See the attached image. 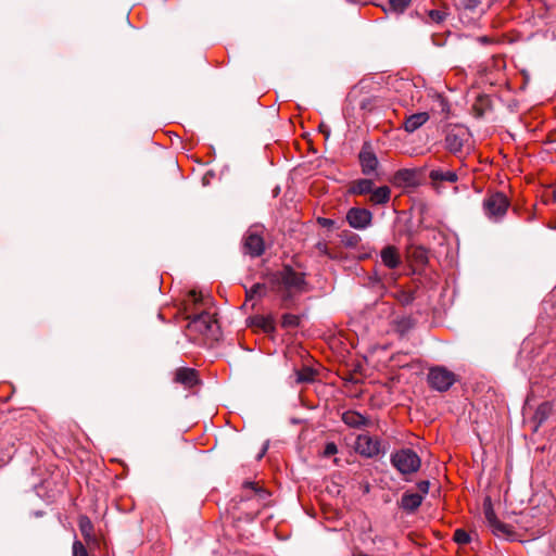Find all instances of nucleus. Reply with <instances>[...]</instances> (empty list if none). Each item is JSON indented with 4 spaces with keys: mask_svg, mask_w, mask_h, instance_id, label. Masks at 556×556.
Returning <instances> with one entry per match:
<instances>
[{
    "mask_svg": "<svg viewBox=\"0 0 556 556\" xmlns=\"http://www.w3.org/2000/svg\"><path fill=\"white\" fill-rule=\"evenodd\" d=\"M187 329L189 332L199 333L211 341H217L219 338V325L214 315L208 312L189 315Z\"/></svg>",
    "mask_w": 556,
    "mask_h": 556,
    "instance_id": "obj_1",
    "label": "nucleus"
},
{
    "mask_svg": "<svg viewBox=\"0 0 556 556\" xmlns=\"http://www.w3.org/2000/svg\"><path fill=\"white\" fill-rule=\"evenodd\" d=\"M429 180L432 190L437 194H443L446 188V185L453 186L454 193L459 192V187L457 182L459 180L458 173L454 169L437 167L432 168L429 172Z\"/></svg>",
    "mask_w": 556,
    "mask_h": 556,
    "instance_id": "obj_2",
    "label": "nucleus"
},
{
    "mask_svg": "<svg viewBox=\"0 0 556 556\" xmlns=\"http://www.w3.org/2000/svg\"><path fill=\"white\" fill-rule=\"evenodd\" d=\"M509 205L510 202L503 192H493L483 199L482 210L490 220L497 223L505 216Z\"/></svg>",
    "mask_w": 556,
    "mask_h": 556,
    "instance_id": "obj_3",
    "label": "nucleus"
},
{
    "mask_svg": "<svg viewBox=\"0 0 556 556\" xmlns=\"http://www.w3.org/2000/svg\"><path fill=\"white\" fill-rule=\"evenodd\" d=\"M391 464L401 475H410L419 470L421 459L412 448H402L391 455Z\"/></svg>",
    "mask_w": 556,
    "mask_h": 556,
    "instance_id": "obj_4",
    "label": "nucleus"
},
{
    "mask_svg": "<svg viewBox=\"0 0 556 556\" xmlns=\"http://www.w3.org/2000/svg\"><path fill=\"white\" fill-rule=\"evenodd\" d=\"M266 236L267 231L263 225H252L245 237V254L261 256L267 247Z\"/></svg>",
    "mask_w": 556,
    "mask_h": 556,
    "instance_id": "obj_5",
    "label": "nucleus"
},
{
    "mask_svg": "<svg viewBox=\"0 0 556 556\" xmlns=\"http://www.w3.org/2000/svg\"><path fill=\"white\" fill-rule=\"evenodd\" d=\"M427 382L431 389L445 392L456 382V375L443 366H435L429 369Z\"/></svg>",
    "mask_w": 556,
    "mask_h": 556,
    "instance_id": "obj_6",
    "label": "nucleus"
},
{
    "mask_svg": "<svg viewBox=\"0 0 556 556\" xmlns=\"http://www.w3.org/2000/svg\"><path fill=\"white\" fill-rule=\"evenodd\" d=\"M245 502L252 506L255 504L256 510L260 507H265L270 502V492L261 484L260 481L245 482Z\"/></svg>",
    "mask_w": 556,
    "mask_h": 556,
    "instance_id": "obj_7",
    "label": "nucleus"
},
{
    "mask_svg": "<svg viewBox=\"0 0 556 556\" xmlns=\"http://www.w3.org/2000/svg\"><path fill=\"white\" fill-rule=\"evenodd\" d=\"M355 451L362 456L371 458L381 452V442L369 434H359L356 438Z\"/></svg>",
    "mask_w": 556,
    "mask_h": 556,
    "instance_id": "obj_8",
    "label": "nucleus"
},
{
    "mask_svg": "<svg viewBox=\"0 0 556 556\" xmlns=\"http://www.w3.org/2000/svg\"><path fill=\"white\" fill-rule=\"evenodd\" d=\"M484 516L488 522V526L491 528L492 532L497 536L509 538L514 534L513 527L506 525L497 519L491 503H484Z\"/></svg>",
    "mask_w": 556,
    "mask_h": 556,
    "instance_id": "obj_9",
    "label": "nucleus"
},
{
    "mask_svg": "<svg viewBox=\"0 0 556 556\" xmlns=\"http://www.w3.org/2000/svg\"><path fill=\"white\" fill-rule=\"evenodd\" d=\"M468 134L463 128L451 129L444 139L445 149L454 155L462 152L465 141H467Z\"/></svg>",
    "mask_w": 556,
    "mask_h": 556,
    "instance_id": "obj_10",
    "label": "nucleus"
},
{
    "mask_svg": "<svg viewBox=\"0 0 556 556\" xmlns=\"http://www.w3.org/2000/svg\"><path fill=\"white\" fill-rule=\"evenodd\" d=\"M346 220L354 229H365L372 220V214L367 208L352 207L346 213Z\"/></svg>",
    "mask_w": 556,
    "mask_h": 556,
    "instance_id": "obj_11",
    "label": "nucleus"
},
{
    "mask_svg": "<svg viewBox=\"0 0 556 556\" xmlns=\"http://www.w3.org/2000/svg\"><path fill=\"white\" fill-rule=\"evenodd\" d=\"M281 281L288 290H294L298 292L304 291V287H305L304 274L295 271L290 266H286L282 269Z\"/></svg>",
    "mask_w": 556,
    "mask_h": 556,
    "instance_id": "obj_12",
    "label": "nucleus"
},
{
    "mask_svg": "<svg viewBox=\"0 0 556 556\" xmlns=\"http://www.w3.org/2000/svg\"><path fill=\"white\" fill-rule=\"evenodd\" d=\"M418 170L415 168L399 169L392 178V184L397 187L412 188L419 185Z\"/></svg>",
    "mask_w": 556,
    "mask_h": 556,
    "instance_id": "obj_13",
    "label": "nucleus"
},
{
    "mask_svg": "<svg viewBox=\"0 0 556 556\" xmlns=\"http://www.w3.org/2000/svg\"><path fill=\"white\" fill-rule=\"evenodd\" d=\"M174 382L184 386L187 389L199 384V374L195 369L189 367L177 368L174 375Z\"/></svg>",
    "mask_w": 556,
    "mask_h": 556,
    "instance_id": "obj_14",
    "label": "nucleus"
},
{
    "mask_svg": "<svg viewBox=\"0 0 556 556\" xmlns=\"http://www.w3.org/2000/svg\"><path fill=\"white\" fill-rule=\"evenodd\" d=\"M382 264L389 269H396L402 264L400 251L394 245H387L380 252Z\"/></svg>",
    "mask_w": 556,
    "mask_h": 556,
    "instance_id": "obj_15",
    "label": "nucleus"
},
{
    "mask_svg": "<svg viewBox=\"0 0 556 556\" xmlns=\"http://www.w3.org/2000/svg\"><path fill=\"white\" fill-rule=\"evenodd\" d=\"M342 421L351 427V428H355V429H361V428H364V427H368L371 425V421L370 419H368L367 417L363 416L362 414H359L358 412H355V410H346L342 414Z\"/></svg>",
    "mask_w": 556,
    "mask_h": 556,
    "instance_id": "obj_16",
    "label": "nucleus"
},
{
    "mask_svg": "<svg viewBox=\"0 0 556 556\" xmlns=\"http://www.w3.org/2000/svg\"><path fill=\"white\" fill-rule=\"evenodd\" d=\"M78 527L80 533L86 541L87 545L91 548L92 545H98L99 541L93 533V525L89 517L80 516L78 519Z\"/></svg>",
    "mask_w": 556,
    "mask_h": 556,
    "instance_id": "obj_17",
    "label": "nucleus"
},
{
    "mask_svg": "<svg viewBox=\"0 0 556 556\" xmlns=\"http://www.w3.org/2000/svg\"><path fill=\"white\" fill-rule=\"evenodd\" d=\"M245 326L252 327L255 329H260L266 333H269V332L274 331V329H275L274 319L270 316H263V315H256V316L250 317L245 321Z\"/></svg>",
    "mask_w": 556,
    "mask_h": 556,
    "instance_id": "obj_18",
    "label": "nucleus"
},
{
    "mask_svg": "<svg viewBox=\"0 0 556 556\" xmlns=\"http://www.w3.org/2000/svg\"><path fill=\"white\" fill-rule=\"evenodd\" d=\"M430 116L427 112L412 114L405 118L403 127L407 132H414L429 121Z\"/></svg>",
    "mask_w": 556,
    "mask_h": 556,
    "instance_id": "obj_19",
    "label": "nucleus"
},
{
    "mask_svg": "<svg viewBox=\"0 0 556 556\" xmlns=\"http://www.w3.org/2000/svg\"><path fill=\"white\" fill-rule=\"evenodd\" d=\"M359 162L362 172L365 175L372 174L378 166V159L376 154L369 150H362L359 153Z\"/></svg>",
    "mask_w": 556,
    "mask_h": 556,
    "instance_id": "obj_20",
    "label": "nucleus"
},
{
    "mask_svg": "<svg viewBox=\"0 0 556 556\" xmlns=\"http://www.w3.org/2000/svg\"><path fill=\"white\" fill-rule=\"evenodd\" d=\"M369 201L375 205H383L390 201L391 189L388 186H381L376 189L372 188L369 193Z\"/></svg>",
    "mask_w": 556,
    "mask_h": 556,
    "instance_id": "obj_21",
    "label": "nucleus"
},
{
    "mask_svg": "<svg viewBox=\"0 0 556 556\" xmlns=\"http://www.w3.org/2000/svg\"><path fill=\"white\" fill-rule=\"evenodd\" d=\"M422 503V495L418 493H404L401 498V507L406 511L416 510Z\"/></svg>",
    "mask_w": 556,
    "mask_h": 556,
    "instance_id": "obj_22",
    "label": "nucleus"
},
{
    "mask_svg": "<svg viewBox=\"0 0 556 556\" xmlns=\"http://www.w3.org/2000/svg\"><path fill=\"white\" fill-rule=\"evenodd\" d=\"M374 188V181L371 179H357L352 182L350 187V193L352 194H368Z\"/></svg>",
    "mask_w": 556,
    "mask_h": 556,
    "instance_id": "obj_23",
    "label": "nucleus"
},
{
    "mask_svg": "<svg viewBox=\"0 0 556 556\" xmlns=\"http://www.w3.org/2000/svg\"><path fill=\"white\" fill-rule=\"evenodd\" d=\"M553 412V404L551 402L541 403L533 416L534 421H536L538 426H541L543 422L547 420Z\"/></svg>",
    "mask_w": 556,
    "mask_h": 556,
    "instance_id": "obj_24",
    "label": "nucleus"
},
{
    "mask_svg": "<svg viewBox=\"0 0 556 556\" xmlns=\"http://www.w3.org/2000/svg\"><path fill=\"white\" fill-rule=\"evenodd\" d=\"M316 377V371L311 367H302L295 371V381L298 383L313 382Z\"/></svg>",
    "mask_w": 556,
    "mask_h": 556,
    "instance_id": "obj_25",
    "label": "nucleus"
},
{
    "mask_svg": "<svg viewBox=\"0 0 556 556\" xmlns=\"http://www.w3.org/2000/svg\"><path fill=\"white\" fill-rule=\"evenodd\" d=\"M267 288L264 283H255L249 291L245 289V302L263 296Z\"/></svg>",
    "mask_w": 556,
    "mask_h": 556,
    "instance_id": "obj_26",
    "label": "nucleus"
},
{
    "mask_svg": "<svg viewBox=\"0 0 556 556\" xmlns=\"http://www.w3.org/2000/svg\"><path fill=\"white\" fill-rule=\"evenodd\" d=\"M410 2L412 0H390L388 11H392L394 13H403L408 8Z\"/></svg>",
    "mask_w": 556,
    "mask_h": 556,
    "instance_id": "obj_27",
    "label": "nucleus"
},
{
    "mask_svg": "<svg viewBox=\"0 0 556 556\" xmlns=\"http://www.w3.org/2000/svg\"><path fill=\"white\" fill-rule=\"evenodd\" d=\"M299 317L294 314H285L281 318V326L283 328H294L299 325Z\"/></svg>",
    "mask_w": 556,
    "mask_h": 556,
    "instance_id": "obj_28",
    "label": "nucleus"
},
{
    "mask_svg": "<svg viewBox=\"0 0 556 556\" xmlns=\"http://www.w3.org/2000/svg\"><path fill=\"white\" fill-rule=\"evenodd\" d=\"M481 3V0H457V5L459 9L466 11H472Z\"/></svg>",
    "mask_w": 556,
    "mask_h": 556,
    "instance_id": "obj_29",
    "label": "nucleus"
},
{
    "mask_svg": "<svg viewBox=\"0 0 556 556\" xmlns=\"http://www.w3.org/2000/svg\"><path fill=\"white\" fill-rule=\"evenodd\" d=\"M454 540L458 544H468L470 542V535L464 529H457L454 533Z\"/></svg>",
    "mask_w": 556,
    "mask_h": 556,
    "instance_id": "obj_30",
    "label": "nucleus"
},
{
    "mask_svg": "<svg viewBox=\"0 0 556 556\" xmlns=\"http://www.w3.org/2000/svg\"><path fill=\"white\" fill-rule=\"evenodd\" d=\"M73 556H90L83 542L76 540L73 543Z\"/></svg>",
    "mask_w": 556,
    "mask_h": 556,
    "instance_id": "obj_31",
    "label": "nucleus"
},
{
    "mask_svg": "<svg viewBox=\"0 0 556 556\" xmlns=\"http://www.w3.org/2000/svg\"><path fill=\"white\" fill-rule=\"evenodd\" d=\"M315 250L320 255H326V256H328L330 258H334V255L330 252V250L328 248V244L326 242H324V241L317 242L316 245H315Z\"/></svg>",
    "mask_w": 556,
    "mask_h": 556,
    "instance_id": "obj_32",
    "label": "nucleus"
},
{
    "mask_svg": "<svg viewBox=\"0 0 556 556\" xmlns=\"http://www.w3.org/2000/svg\"><path fill=\"white\" fill-rule=\"evenodd\" d=\"M428 15L429 18L437 24H440L445 20V13L440 10H431Z\"/></svg>",
    "mask_w": 556,
    "mask_h": 556,
    "instance_id": "obj_33",
    "label": "nucleus"
},
{
    "mask_svg": "<svg viewBox=\"0 0 556 556\" xmlns=\"http://www.w3.org/2000/svg\"><path fill=\"white\" fill-rule=\"evenodd\" d=\"M337 452H338V447H337L336 443L329 442L325 446L324 456L329 457V456L337 454Z\"/></svg>",
    "mask_w": 556,
    "mask_h": 556,
    "instance_id": "obj_34",
    "label": "nucleus"
},
{
    "mask_svg": "<svg viewBox=\"0 0 556 556\" xmlns=\"http://www.w3.org/2000/svg\"><path fill=\"white\" fill-rule=\"evenodd\" d=\"M359 241V237L355 233H349L344 240L345 245L355 247Z\"/></svg>",
    "mask_w": 556,
    "mask_h": 556,
    "instance_id": "obj_35",
    "label": "nucleus"
},
{
    "mask_svg": "<svg viewBox=\"0 0 556 556\" xmlns=\"http://www.w3.org/2000/svg\"><path fill=\"white\" fill-rule=\"evenodd\" d=\"M430 483L428 480H422L417 483V489L421 494H427L429 492Z\"/></svg>",
    "mask_w": 556,
    "mask_h": 556,
    "instance_id": "obj_36",
    "label": "nucleus"
},
{
    "mask_svg": "<svg viewBox=\"0 0 556 556\" xmlns=\"http://www.w3.org/2000/svg\"><path fill=\"white\" fill-rule=\"evenodd\" d=\"M189 298L192 300L194 304L202 302V294L198 293L195 290H191L189 292Z\"/></svg>",
    "mask_w": 556,
    "mask_h": 556,
    "instance_id": "obj_37",
    "label": "nucleus"
},
{
    "mask_svg": "<svg viewBox=\"0 0 556 556\" xmlns=\"http://www.w3.org/2000/svg\"><path fill=\"white\" fill-rule=\"evenodd\" d=\"M319 223H320L323 226H326V227H329V226L333 225V220L328 219V218H320V219H319Z\"/></svg>",
    "mask_w": 556,
    "mask_h": 556,
    "instance_id": "obj_38",
    "label": "nucleus"
},
{
    "mask_svg": "<svg viewBox=\"0 0 556 556\" xmlns=\"http://www.w3.org/2000/svg\"><path fill=\"white\" fill-rule=\"evenodd\" d=\"M267 448H268V444L266 443V444L262 447L261 452L257 454V457H256V458H257V459H261V458L265 455V453L267 452Z\"/></svg>",
    "mask_w": 556,
    "mask_h": 556,
    "instance_id": "obj_39",
    "label": "nucleus"
},
{
    "mask_svg": "<svg viewBox=\"0 0 556 556\" xmlns=\"http://www.w3.org/2000/svg\"><path fill=\"white\" fill-rule=\"evenodd\" d=\"M478 40H479L480 42H482V43H489V42H490V39H489L488 37H485V36H483V37H479V39H478Z\"/></svg>",
    "mask_w": 556,
    "mask_h": 556,
    "instance_id": "obj_40",
    "label": "nucleus"
},
{
    "mask_svg": "<svg viewBox=\"0 0 556 556\" xmlns=\"http://www.w3.org/2000/svg\"><path fill=\"white\" fill-rule=\"evenodd\" d=\"M235 439H236V443H237V447L239 448V445H240V438L238 434L233 435Z\"/></svg>",
    "mask_w": 556,
    "mask_h": 556,
    "instance_id": "obj_41",
    "label": "nucleus"
},
{
    "mask_svg": "<svg viewBox=\"0 0 556 556\" xmlns=\"http://www.w3.org/2000/svg\"><path fill=\"white\" fill-rule=\"evenodd\" d=\"M320 129L323 130V126H320ZM323 131L326 134V136H329V131L327 129H324Z\"/></svg>",
    "mask_w": 556,
    "mask_h": 556,
    "instance_id": "obj_42",
    "label": "nucleus"
},
{
    "mask_svg": "<svg viewBox=\"0 0 556 556\" xmlns=\"http://www.w3.org/2000/svg\"><path fill=\"white\" fill-rule=\"evenodd\" d=\"M320 129L323 130V126H320ZM323 131L326 134V136H329V131L327 129H324Z\"/></svg>",
    "mask_w": 556,
    "mask_h": 556,
    "instance_id": "obj_43",
    "label": "nucleus"
},
{
    "mask_svg": "<svg viewBox=\"0 0 556 556\" xmlns=\"http://www.w3.org/2000/svg\"><path fill=\"white\" fill-rule=\"evenodd\" d=\"M554 198L556 199V190L554 191Z\"/></svg>",
    "mask_w": 556,
    "mask_h": 556,
    "instance_id": "obj_44",
    "label": "nucleus"
}]
</instances>
